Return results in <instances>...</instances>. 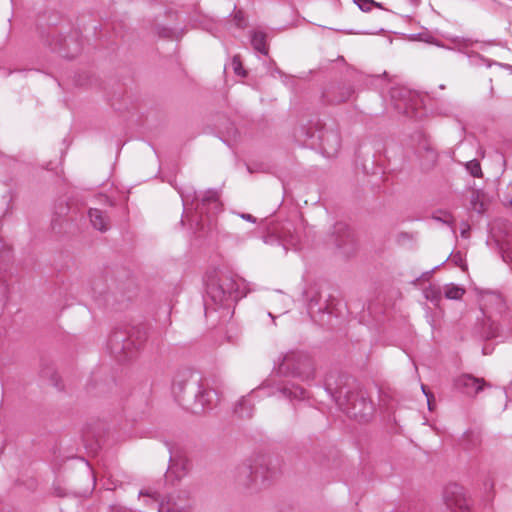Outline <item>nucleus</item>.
Instances as JSON below:
<instances>
[{"label": "nucleus", "instance_id": "34", "mask_svg": "<svg viewBox=\"0 0 512 512\" xmlns=\"http://www.w3.org/2000/svg\"><path fill=\"white\" fill-rule=\"evenodd\" d=\"M502 257H503V260L504 261H510L512 262V244L510 243H507V246L505 249H503V254H502Z\"/></svg>", "mask_w": 512, "mask_h": 512}, {"label": "nucleus", "instance_id": "10", "mask_svg": "<svg viewBox=\"0 0 512 512\" xmlns=\"http://www.w3.org/2000/svg\"><path fill=\"white\" fill-rule=\"evenodd\" d=\"M273 472L268 468L264 457H259L253 462L244 463L237 468V481L247 487L252 485L256 487L266 486Z\"/></svg>", "mask_w": 512, "mask_h": 512}, {"label": "nucleus", "instance_id": "37", "mask_svg": "<svg viewBox=\"0 0 512 512\" xmlns=\"http://www.w3.org/2000/svg\"><path fill=\"white\" fill-rule=\"evenodd\" d=\"M239 216L246 221H249L251 223H256V218L249 213H241V214H239Z\"/></svg>", "mask_w": 512, "mask_h": 512}, {"label": "nucleus", "instance_id": "45", "mask_svg": "<svg viewBox=\"0 0 512 512\" xmlns=\"http://www.w3.org/2000/svg\"><path fill=\"white\" fill-rule=\"evenodd\" d=\"M274 71H275L276 73H278L279 75H281V74H282V72H281V70H280L279 68H275V70H274Z\"/></svg>", "mask_w": 512, "mask_h": 512}, {"label": "nucleus", "instance_id": "9", "mask_svg": "<svg viewBox=\"0 0 512 512\" xmlns=\"http://www.w3.org/2000/svg\"><path fill=\"white\" fill-rule=\"evenodd\" d=\"M278 375L292 377L303 382L314 378L315 372L310 359L301 352H289L285 354L278 364Z\"/></svg>", "mask_w": 512, "mask_h": 512}, {"label": "nucleus", "instance_id": "2", "mask_svg": "<svg viewBox=\"0 0 512 512\" xmlns=\"http://www.w3.org/2000/svg\"><path fill=\"white\" fill-rule=\"evenodd\" d=\"M179 194L184 206L186 219L195 224L197 229L204 231L205 227H211L216 215L221 210L218 192L208 190L198 195L192 188L179 189Z\"/></svg>", "mask_w": 512, "mask_h": 512}, {"label": "nucleus", "instance_id": "15", "mask_svg": "<svg viewBox=\"0 0 512 512\" xmlns=\"http://www.w3.org/2000/svg\"><path fill=\"white\" fill-rule=\"evenodd\" d=\"M333 300L334 299L330 297L329 299H326L324 303H321L320 295L311 297L307 305V310L311 319L320 325H324L329 322L328 320H325V317L327 316L330 318L334 313Z\"/></svg>", "mask_w": 512, "mask_h": 512}, {"label": "nucleus", "instance_id": "25", "mask_svg": "<svg viewBox=\"0 0 512 512\" xmlns=\"http://www.w3.org/2000/svg\"><path fill=\"white\" fill-rule=\"evenodd\" d=\"M251 44L253 48L263 55L268 54V47L266 42V34L262 31H253L251 33Z\"/></svg>", "mask_w": 512, "mask_h": 512}, {"label": "nucleus", "instance_id": "33", "mask_svg": "<svg viewBox=\"0 0 512 512\" xmlns=\"http://www.w3.org/2000/svg\"><path fill=\"white\" fill-rule=\"evenodd\" d=\"M232 67H233V70H234L235 74H237L239 76H243V77L246 75V72L243 69L242 62H241L239 56L236 55V56L233 57V59H232Z\"/></svg>", "mask_w": 512, "mask_h": 512}, {"label": "nucleus", "instance_id": "44", "mask_svg": "<svg viewBox=\"0 0 512 512\" xmlns=\"http://www.w3.org/2000/svg\"><path fill=\"white\" fill-rule=\"evenodd\" d=\"M443 222L448 225H452V221L450 219H445V220H443Z\"/></svg>", "mask_w": 512, "mask_h": 512}, {"label": "nucleus", "instance_id": "3", "mask_svg": "<svg viewBox=\"0 0 512 512\" xmlns=\"http://www.w3.org/2000/svg\"><path fill=\"white\" fill-rule=\"evenodd\" d=\"M172 394L175 400L184 405L187 396H191L200 410L212 409L219 401L218 393L215 390H207L201 383L198 373L191 370H184L175 376L172 383Z\"/></svg>", "mask_w": 512, "mask_h": 512}, {"label": "nucleus", "instance_id": "13", "mask_svg": "<svg viewBox=\"0 0 512 512\" xmlns=\"http://www.w3.org/2000/svg\"><path fill=\"white\" fill-rule=\"evenodd\" d=\"M446 39L450 41L454 46L451 48L452 50H457L458 52H461L470 59V62L475 65H481L485 64L488 67L492 65H499L502 66L501 63H498L496 61H491L481 54L471 51L470 48L473 47L476 43H478L477 40H473L471 38H464L460 36H447Z\"/></svg>", "mask_w": 512, "mask_h": 512}, {"label": "nucleus", "instance_id": "40", "mask_svg": "<svg viewBox=\"0 0 512 512\" xmlns=\"http://www.w3.org/2000/svg\"><path fill=\"white\" fill-rule=\"evenodd\" d=\"M52 381H53V384L54 386L57 388V389H61L62 387L60 386L59 382H58V379H57V375L55 373L52 374Z\"/></svg>", "mask_w": 512, "mask_h": 512}, {"label": "nucleus", "instance_id": "23", "mask_svg": "<svg viewBox=\"0 0 512 512\" xmlns=\"http://www.w3.org/2000/svg\"><path fill=\"white\" fill-rule=\"evenodd\" d=\"M189 470V461L186 458L176 459L170 455V465L166 472V479L169 480L175 475L177 480H180Z\"/></svg>", "mask_w": 512, "mask_h": 512}, {"label": "nucleus", "instance_id": "17", "mask_svg": "<svg viewBox=\"0 0 512 512\" xmlns=\"http://www.w3.org/2000/svg\"><path fill=\"white\" fill-rule=\"evenodd\" d=\"M455 386L458 390L467 396H475L489 386L483 378H476L471 374H463L455 380Z\"/></svg>", "mask_w": 512, "mask_h": 512}, {"label": "nucleus", "instance_id": "8", "mask_svg": "<svg viewBox=\"0 0 512 512\" xmlns=\"http://www.w3.org/2000/svg\"><path fill=\"white\" fill-rule=\"evenodd\" d=\"M139 497L146 509L141 512H189L190 501L186 492L169 494L166 500L160 501L157 492H139Z\"/></svg>", "mask_w": 512, "mask_h": 512}, {"label": "nucleus", "instance_id": "27", "mask_svg": "<svg viewBox=\"0 0 512 512\" xmlns=\"http://www.w3.org/2000/svg\"><path fill=\"white\" fill-rule=\"evenodd\" d=\"M464 293H465V290L462 287L455 285L453 283L447 284L444 287L445 297L448 299H451V300L461 299L462 296L464 295Z\"/></svg>", "mask_w": 512, "mask_h": 512}, {"label": "nucleus", "instance_id": "28", "mask_svg": "<svg viewBox=\"0 0 512 512\" xmlns=\"http://www.w3.org/2000/svg\"><path fill=\"white\" fill-rule=\"evenodd\" d=\"M479 442L478 436L473 432H466L463 435L461 445L465 450H471Z\"/></svg>", "mask_w": 512, "mask_h": 512}, {"label": "nucleus", "instance_id": "29", "mask_svg": "<svg viewBox=\"0 0 512 512\" xmlns=\"http://www.w3.org/2000/svg\"><path fill=\"white\" fill-rule=\"evenodd\" d=\"M353 2L363 12H369L373 7L383 9L382 4L374 0H353Z\"/></svg>", "mask_w": 512, "mask_h": 512}, {"label": "nucleus", "instance_id": "38", "mask_svg": "<svg viewBox=\"0 0 512 512\" xmlns=\"http://www.w3.org/2000/svg\"><path fill=\"white\" fill-rule=\"evenodd\" d=\"M421 388H422L423 393L427 397L428 408H429V410H432V406H431V397H432V395L428 394V392L426 391V387L424 385H422Z\"/></svg>", "mask_w": 512, "mask_h": 512}, {"label": "nucleus", "instance_id": "39", "mask_svg": "<svg viewBox=\"0 0 512 512\" xmlns=\"http://www.w3.org/2000/svg\"><path fill=\"white\" fill-rule=\"evenodd\" d=\"M469 230H470L469 225L465 223L464 227L461 229V236L464 238L468 237Z\"/></svg>", "mask_w": 512, "mask_h": 512}, {"label": "nucleus", "instance_id": "26", "mask_svg": "<svg viewBox=\"0 0 512 512\" xmlns=\"http://www.w3.org/2000/svg\"><path fill=\"white\" fill-rule=\"evenodd\" d=\"M425 298L435 305H438L442 299V289L438 285H430L424 290Z\"/></svg>", "mask_w": 512, "mask_h": 512}, {"label": "nucleus", "instance_id": "12", "mask_svg": "<svg viewBox=\"0 0 512 512\" xmlns=\"http://www.w3.org/2000/svg\"><path fill=\"white\" fill-rule=\"evenodd\" d=\"M263 242L272 246H282L285 252L289 249L297 250L300 248V237L295 232L291 222H286L279 228H273L267 235L263 236Z\"/></svg>", "mask_w": 512, "mask_h": 512}, {"label": "nucleus", "instance_id": "21", "mask_svg": "<svg viewBox=\"0 0 512 512\" xmlns=\"http://www.w3.org/2000/svg\"><path fill=\"white\" fill-rule=\"evenodd\" d=\"M324 153L331 157L335 155L341 146L340 136L336 132H326L319 136Z\"/></svg>", "mask_w": 512, "mask_h": 512}, {"label": "nucleus", "instance_id": "24", "mask_svg": "<svg viewBox=\"0 0 512 512\" xmlns=\"http://www.w3.org/2000/svg\"><path fill=\"white\" fill-rule=\"evenodd\" d=\"M88 216L92 226L100 232H105L109 229V220L102 210L90 208Z\"/></svg>", "mask_w": 512, "mask_h": 512}, {"label": "nucleus", "instance_id": "32", "mask_svg": "<svg viewBox=\"0 0 512 512\" xmlns=\"http://www.w3.org/2000/svg\"><path fill=\"white\" fill-rule=\"evenodd\" d=\"M11 257V249L3 239H0V263L6 262Z\"/></svg>", "mask_w": 512, "mask_h": 512}, {"label": "nucleus", "instance_id": "35", "mask_svg": "<svg viewBox=\"0 0 512 512\" xmlns=\"http://www.w3.org/2000/svg\"><path fill=\"white\" fill-rule=\"evenodd\" d=\"M158 33L161 37L169 38V37H172L174 32L170 28L161 27V28H159Z\"/></svg>", "mask_w": 512, "mask_h": 512}, {"label": "nucleus", "instance_id": "14", "mask_svg": "<svg viewBox=\"0 0 512 512\" xmlns=\"http://www.w3.org/2000/svg\"><path fill=\"white\" fill-rule=\"evenodd\" d=\"M443 497L446 506L452 512H470L471 500L466 497L464 488L459 484H448Z\"/></svg>", "mask_w": 512, "mask_h": 512}, {"label": "nucleus", "instance_id": "18", "mask_svg": "<svg viewBox=\"0 0 512 512\" xmlns=\"http://www.w3.org/2000/svg\"><path fill=\"white\" fill-rule=\"evenodd\" d=\"M417 138L419 140L418 146L416 148V152L420 157H425L427 164L429 166H433L438 159V153L435 148L432 146V143L429 138L421 133H417Z\"/></svg>", "mask_w": 512, "mask_h": 512}, {"label": "nucleus", "instance_id": "1", "mask_svg": "<svg viewBox=\"0 0 512 512\" xmlns=\"http://www.w3.org/2000/svg\"><path fill=\"white\" fill-rule=\"evenodd\" d=\"M205 285V316L213 323L229 322L235 304L248 293L245 281L231 273L214 270L206 274Z\"/></svg>", "mask_w": 512, "mask_h": 512}, {"label": "nucleus", "instance_id": "36", "mask_svg": "<svg viewBox=\"0 0 512 512\" xmlns=\"http://www.w3.org/2000/svg\"><path fill=\"white\" fill-rule=\"evenodd\" d=\"M109 512H132L126 507H123L121 505H112L109 507Z\"/></svg>", "mask_w": 512, "mask_h": 512}, {"label": "nucleus", "instance_id": "5", "mask_svg": "<svg viewBox=\"0 0 512 512\" xmlns=\"http://www.w3.org/2000/svg\"><path fill=\"white\" fill-rule=\"evenodd\" d=\"M147 337L141 327L116 328L108 338L107 348L119 362L131 359L143 346Z\"/></svg>", "mask_w": 512, "mask_h": 512}, {"label": "nucleus", "instance_id": "4", "mask_svg": "<svg viewBox=\"0 0 512 512\" xmlns=\"http://www.w3.org/2000/svg\"><path fill=\"white\" fill-rule=\"evenodd\" d=\"M37 26L41 39L51 50L64 58H73L79 53L80 43L77 32L69 37L63 36V33L69 29V25L62 23L59 14L52 13L46 21L40 18Z\"/></svg>", "mask_w": 512, "mask_h": 512}, {"label": "nucleus", "instance_id": "19", "mask_svg": "<svg viewBox=\"0 0 512 512\" xmlns=\"http://www.w3.org/2000/svg\"><path fill=\"white\" fill-rule=\"evenodd\" d=\"M278 391L283 397L290 400H303L307 397V391L292 380L282 383Z\"/></svg>", "mask_w": 512, "mask_h": 512}, {"label": "nucleus", "instance_id": "7", "mask_svg": "<svg viewBox=\"0 0 512 512\" xmlns=\"http://www.w3.org/2000/svg\"><path fill=\"white\" fill-rule=\"evenodd\" d=\"M479 306L483 316L487 318V320L491 321L486 337H498L499 327L495 324V320L498 318H501L504 321L509 320L506 299L498 291L485 290L480 293Z\"/></svg>", "mask_w": 512, "mask_h": 512}, {"label": "nucleus", "instance_id": "43", "mask_svg": "<svg viewBox=\"0 0 512 512\" xmlns=\"http://www.w3.org/2000/svg\"><path fill=\"white\" fill-rule=\"evenodd\" d=\"M427 42L429 43H433V44H436L437 46L439 47H444L443 45H441L440 43L436 42V41H433V40H427Z\"/></svg>", "mask_w": 512, "mask_h": 512}, {"label": "nucleus", "instance_id": "42", "mask_svg": "<svg viewBox=\"0 0 512 512\" xmlns=\"http://www.w3.org/2000/svg\"><path fill=\"white\" fill-rule=\"evenodd\" d=\"M491 44H492V42H490V41H489V42H482V43H481V47H480V48H481V49H484V47H485V46H487V45H491Z\"/></svg>", "mask_w": 512, "mask_h": 512}, {"label": "nucleus", "instance_id": "41", "mask_svg": "<svg viewBox=\"0 0 512 512\" xmlns=\"http://www.w3.org/2000/svg\"><path fill=\"white\" fill-rule=\"evenodd\" d=\"M437 268H438V266H436L435 268H433L432 270H430L428 272L423 273L422 277L425 279H428L432 275V273L435 271V269H437Z\"/></svg>", "mask_w": 512, "mask_h": 512}, {"label": "nucleus", "instance_id": "6", "mask_svg": "<svg viewBox=\"0 0 512 512\" xmlns=\"http://www.w3.org/2000/svg\"><path fill=\"white\" fill-rule=\"evenodd\" d=\"M333 396L339 408L350 418L360 422L368 421L373 414L372 402L367 398L366 392L359 387H339Z\"/></svg>", "mask_w": 512, "mask_h": 512}, {"label": "nucleus", "instance_id": "31", "mask_svg": "<svg viewBox=\"0 0 512 512\" xmlns=\"http://www.w3.org/2000/svg\"><path fill=\"white\" fill-rule=\"evenodd\" d=\"M466 169L473 177H480L482 175L481 166L477 160L468 161L466 163Z\"/></svg>", "mask_w": 512, "mask_h": 512}, {"label": "nucleus", "instance_id": "20", "mask_svg": "<svg viewBox=\"0 0 512 512\" xmlns=\"http://www.w3.org/2000/svg\"><path fill=\"white\" fill-rule=\"evenodd\" d=\"M262 389L252 391L249 395L242 397L234 407V413L239 418H251L254 411V397Z\"/></svg>", "mask_w": 512, "mask_h": 512}, {"label": "nucleus", "instance_id": "22", "mask_svg": "<svg viewBox=\"0 0 512 512\" xmlns=\"http://www.w3.org/2000/svg\"><path fill=\"white\" fill-rule=\"evenodd\" d=\"M354 90L350 85L338 86L323 93L324 99L329 103H340L347 101L353 95Z\"/></svg>", "mask_w": 512, "mask_h": 512}, {"label": "nucleus", "instance_id": "11", "mask_svg": "<svg viewBox=\"0 0 512 512\" xmlns=\"http://www.w3.org/2000/svg\"><path fill=\"white\" fill-rule=\"evenodd\" d=\"M390 103L400 114L408 117L416 116V109L419 105V95L407 87L393 86L389 91Z\"/></svg>", "mask_w": 512, "mask_h": 512}, {"label": "nucleus", "instance_id": "30", "mask_svg": "<svg viewBox=\"0 0 512 512\" xmlns=\"http://www.w3.org/2000/svg\"><path fill=\"white\" fill-rule=\"evenodd\" d=\"M233 22L237 28L243 29L246 27V17L242 10H236L234 6Z\"/></svg>", "mask_w": 512, "mask_h": 512}, {"label": "nucleus", "instance_id": "16", "mask_svg": "<svg viewBox=\"0 0 512 512\" xmlns=\"http://www.w3.org/2000/svg\"><path fill=\"white\" fill-rule=\"evenodd\" d=\"M332 237L337 248L349 254L354 247V235L344 222H336L333 226Z\"/></svg>", "mask_w": 512, "mask_h": 512}]
</instances>
